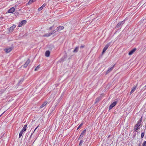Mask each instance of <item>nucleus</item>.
Here are the masks:
<instances>
[{
    "mask_svg": "<svg viewBox=\"0 0 146 146\" xmlns=\"http://www.w3.org/2000/svg\"><path fill=\"white\" fill-rule=\"evenodd\" d=\"M111 44V42H109L104 47L103 49V51L102 52V54H103L106 51L107 49L110 46Z\"/></svg>",
    "mask_w": 146,
    "mask_h": 146,
    "instance_id": "f257e3e1",
    "label": "nucleus"
},
{
    "mask_svg": "<svg viewBox=\"0 0 146 146\" xmlns=\"http://www.w3.org/2000/svg\"><path fill=\"white\" fill-rule=\"evenodd\" d=\"M124 23H125L124 20L120 22L119 23L117 24V25L115 27V28L117 29V28H119L120 27H121L123 25Z\"/></svg>",
    "mask_w": 146,
    "mask_h": 146,
    "instance_id": "f03ea898",
    "label": "nucleus"
},
{
    "mask_svg": "<svg viewBox=\"0 0 146 146\" xmlns=\"http://www.w3.org/2000/svg\"><path fill=\"white\" fill-rule=\"evenodd\" d=\"M27 23V21L25 20H23L21 21L19 23L18 25V27H22L24 25Z\"/></svg>",
    "mask_w": 146,
    "mask_h": 146,
    "instance_id": "7ed1b4c3",
    "label": "nucleus"
},
{
    "mask_svg": "<svg viewBox=\"0 0 146 146\" xmlns=\"http://www.w3.org/2000/svg\"><path fill=\"white\" fill-rule=\"evenodd\" d=\"M117 103V101H115L113 102L110 106L109 107V110H111L114 106H115L116 104Z\"/></svg>",
    "mask_w": 146,
    "mask_h": 146,
    "instance_id": "20e7f679",
    "label": "nucleus"
},
{
    "mask_svg": "<svg viewBox=\"0 0 146 146\" xmlns=\"http://www.w3.org/2000/svg\"><path fill=\"white\" fill-rule=\"evenodd\" d=\"M30 60L29 59H28L24 65L23 67L24 68H26L28 66L29 64L30 63Z\"/></svg>",
    "mask_w": 146,
    "mask_h": 146,
    "instance_id": "39448f33",
    "label": "nucleus"
},
{
    "mask_svg": "<svg viewBox=\"0 0 146 146\" xmlns=\"http://www.w3.org/2000/svg\"><path fill=\"white\" fill-rule=\"evenodd\" d=\"M114 66V65L112 67L108 69L107 70V71L106 72V74H108L113 69Z\"/></svg>",
    "mask_w": 146,
    "mask_h": 146,
    "instance_id": "423d86ee",
    "label": "nucleus"
},
{
    "mask_svg": "<svg viewBox=\"0 0 146 146\" xmlns=\"http://www.w3.org/2000/svg\"><path fill=\"white\" fill-rule=\"evenodd\" d=\"M142 117H141L139 120L138 122H137V124H136L137 125V126H138V127H139L141 125V123L142 121Z\"/></svg>",
    "mask_w": 146,
    "mask_h": 146,
    "instance_id": "0eeeda50",
    "label": "nucleus"
},
{
    "mask_svg": "<svg viewBox=\"0 0 146 146\" xmlns=\"http://www.w3.org/2000/svg\"><path fill=\"white\" fill-rule=\"evenodd\" d=\"M15 10V9L13 7L10 8L8 11V12L9 13H13Z\"/></svg>",
    "mask_w": 146,
    "mask_h": 146,
    "instance_id": "6e6552de",
    "label": "nucleus"
},
{
    "mask_svg": "<svg viewBox=\"0 0 146 146\" xmlns=\"http://www.w3.org/2000/svg\"><path fill=\"white\" fill-rule=\"evenodd\" d=\"M12 49V48L10 47L8 48L5 49L4 50L6 52L8 53L10 52L11 51Z\"/></svg>",
    "mask_w": 146,
    "mask_h": 146,
    "instance_id": "1a4fd4ad",
    "label": "nucleus"
},
{
    "mask_svg": "<svg viewBox=\"0 0 146 146\" xmlns=\"http://www.w3.org/2000/svg\"><path fill=\"white\" fill-rule=\"evenodd\" d=\"M136 49V48H134L132 49V50H131V51H130L129 52L128 54L129 55H131L135 51Z\"/></svg>",
    "mask_w": 146,
    "mask_h": 146,
    "instance_id": "9d476101",
    "label": "nucleus"
},
{
    "mask_svg": "<svg viewBox=\"0 0 146 146\" xmlns=\"http://www.w3.org/2000/svg\"><path fill=\"white\" fill-rule=\"evenodd\" d=\"M86 129H84V130L81 133V135H80L79 138H82L83 137V136L85 134L86 132Z\"/></svg>",
    "mask_w": 146,
    "mask_h": 146,
    "instance_id": "9b49d317",
    "label": "nucleus"
},
{
    "mask_svg": "<svg viewBox=\"0 0 146 146\" xmlns=\"http://www.w3.org/2000/svg\"><path fill=\"white\" fill-rule=\"evenodd\" d=\"M64 29V27L63 26H60L57 27V28L56 31H59L63 29Z\"/></svg>",
    "mask_w": 146,
    "mask_h": 146,
    "instance_id": "f8f14e48",
    "label": "nucleus"
},
{
    "mask_svg": "<svg viewBox=\"0 0 146 146\" xmlns=\"http://www.w3.org/2000/svg\"><path fill=\"white\" fill-rule=\"evenodd\" d=\"M16 27V25H13L11 27L9 28V30L11 31L12 32L13 31V29Z\"/></svg>",
    "mask_w": 146,
    "mask_h": 146,
    "instance_id": "ddd939ff",
    "label": "nucleus"
},
{
    "mask_svg": "<svg viewBox=\"0 0 146 146\" xmlns=\"http://www.w3.org/2000/svg\"><path fill=\"white\" fill-rule=\"evenodd\" d=\"M136 87L137 86H134L133 87V88L130 92V95H131L132 93H133L135 91V90L136 88Z\"/></svg>",
    "mask_w": 146,
    "mask_h": 146,
    "instance_id": "4468645a",
    "label": "nucleus"
},
{
    "mask_svg": "<svg viewBox=\"0 0 146 146\" xmlns=\"http://www.w3.org/2000/svg\"><path fill=\"white\" fill-rule=\"evenodd\" d=\"M48 103L46 101L44 102V103L40 106V108H42L44 107Z\"/></svg>",
    "mask_w": 146,
    "mask_h": 146,
    "instance_id": "2eb2a0df",
    "label": "nucleus"
},
{
    "mask_svg": "<svg viewBox=\"0 0 146 146\" xmlns=\"http://www.w3.org/2000/svg\"><path fill=\"white\" fill-rule=\"evenodd\" d=\"M140 129V128L138 126H137V125H136L135 126L134 129L135 130V131L137 132Z\"/></svg>",
    "mask_w": 146,
    "mask_h": 146,
    "instance_id": "dca6fc26",
    "label": "nucleus"
},
{
    "mask_svg": "<svg viewBox=\"0 0 146 146\" xmlns=\"http://www.w3.org/2000/svg\"><path fill=\"white\" fill-rule=\"evenodd\" d=\"M50 54V52L49 50L46 51L45 53V55L46 56L49 57Z\"/></svg>",
    "mask_w": 146,
    "mask_h": 146,
    "instance_id": "f3484780",
    "label": "nucleus"
},
{
    "mask_svg": "<svg viewBox=\"0 0 146 146\" xmlns=\"http://www.w3.org/2000/svg\"><path fill=\"white\" fill-rule=\"evenodd\" d=\"M79 47L78 46L76 47L73 51V52L76 53L77 52L78 50Z\"/></svg>",
    "mask_w": 146,
    "mask_h": 146,
    "instance_id": "a211bd4d",
    "label": "nucleus"
},
{
    "mask_svg": "<svg viewBox=\"0 0 146 146\" xmlns=\"http://www.w3.org/2000/svg\"><path fill=\"white\" fill-rule=\"evenodd\" d=\"M27 127V125H24V127H23V128L22 131H23L24 132L25 131H26V130Z\"/></svg>",
    "mask_w": 146,
    "mask_h": 146,
    "instance_id": "6ab92c4d",
    "label": "nucleus"
},
{
    "mask_svg": "<svg viewBox=\"0 0 146 146\" xmlns=\"http://www.w3.org/2000/svg\"><path fill=\"white\" fill-rule=\"evenodd\" d=\"M100 100L101 98H96L95 100V104H96L97 102H98Z\"/></svg>",
    "mask_w": 146,
    "mask_h": 146,
    "instance_id": "aec40b11",
    "label": "nucleus"
},
{
    "mask_svg": "<svg viewBox=\"0 0 146 146\" xmlns=\"http://www.w3.org/2000/svg\"><path fill=\"white\" fill-rule=\"evenodd\" d=\"M50 36V33H48L46 34H45L44 35H43L44 37H48Z\"/></svg>",
    "mask_w": 146,
    "mask_h": 146,
    "instance_id": "412c9836",
    "label": "nucleus"
},
{
    "mask_svg": "<svg viewBox=\"0 0 146 146\" xmlns=\"http://www.w3.org/2000/svg\"><path fill=\"white\" fill-rule=\"evenodd\" d=\"M36 0H30L28 2L29 4H32L33 2L35 1Z\"/></svg>",
    "mask_w": 146,
    "mask_h": 146,
    "instance_id": "4be33fe9",
    "label": "nucleus"
},
{
    "mask_svg": "<svg viewBox=\"0 0 146 146\" xmlns=\"http://www.w3.org/2000/svg\"><path fill=\"white\" fill-rule=\"evenodd\" d=\"M24 132V131L22 130L20 132L19 134V138H20L21 137Z\"/></svg>",
    "mask_w": 146,
    "mask_h": 146,
    "instance_id": "5701e85b",
    "label": "nucleus"
},
{
    "mask_svg": "<svg viewBox=\"0 0 146 146\" xmlns=\"http://www.w3.org/2000/svg\"><path fill=\"white\" fill-rule=\"evenodd\" d=\"M84 141L82 140H81L80 141V143L79 145V146H81L82 143Z\"/></svg>",
    "mask_w": 146,
    "mask_h": 146,
    "instance_id": "b1692460",
    "label": "nucleus"
},
{
    "mask_svg": "<svg viewBox=\"0 0 146 146\" xmlns=\"http://www.w3.org/2000/svg\"><path fill=\"white\" fill-rule=\"evenodd\" d=\"M23 80L24 79L23 78L21 80L19 81L18 83L19 84H21V83L23 81Z\"/></svg>",
    "mask_w": 146,
    "mask_h": 146,
    "instance_id": "393cba45",
    "label": "nucleus"
},
{
    "mask_svg": "<svg viewBox=\"0 0 146 146\" xmlns=\"http://www.w3.org/2000/svg\"><path fill=\"white\" fill-rule=\"evenodd\" d=\"M142 146H146V141H144L143 143Z\"/></svg>",
    "mask_w": 146,
    "mask_h": 146,
    "instance_id": "a878e982",
    "label": "nucleus"
},
{
    "mask_svg": "<svg viewBox=\"0 0 146 146\" xmlns=\"http://www.w3.org/2000/svg\"><path fill=\"white\" fill-rule=\"evenodd\" d=\"M82 123H81L79 126L77 127V129H79L82 126Z\"/></svg>",
    "mask_w": 146,
    "mask_h": 146,
    "instance_id": "bb28decb",
    "label": "nucleus"
},
{
    "mask_svg": "<svg viewBox=\"0 0 146 146\" xmlns=\"http://www.w3.org/2000/svg\"><path fill=\"white\" fill-rule=\"evenodd\" d=\"M145 133L144 132H143L141 133V137L142 138H143L144 135Z\"/></svg>",
    "mask_w": 146,
    "mask_h": 146,
    "instance_id": "cd10ccee",
    "label": "nucleus"
},
{
    "mask_svg": "<svg viewBox=\"0 0 146 146\" xmlns=\"http://www.w3.org/2000/svg\"><path fill=\"white\" fill-rule=\"evenodd\" d=\"M39 68V66H37V67L35 68V70L36 71Z\"/></svg>",
    "mask_w": 146,
    "mask_h": 146,
    "instance_id": "c85d7f7f",
    "label": "nucleus"
},
{
    "mask_svg": "<svg viewBox=\"0 0 146 146\" xmlns=\"http://www.w3.org/2000/svg\"><path fill=\"white\" fill-rule=\"evenodd\" d=\"M43 9V8H42V7H41L38 9V11H40L41 10Z\"/></svg>",
    "mask_w": 146,
    "mask_h": 146,
    "instance_id": "c756f323",
    "label": "nucleus"
},
{
    "mask_svg": "<svg viewBox=\"0 0 146 146\" xmlns=\"http://www.w3.org/2000/svg\"><path fill=\"white\" fill-rule=\"evenodd\" d=\"M46 4L45 3L42 6H41L43 8L44 7H45L46 6Z\"/></svg>",
    "mask_w": 146,
    "mask_h": 146,
    "instance_id": "7c9ffc66",
    "label": "nucleus"
},
{
    "mask_svg": "<svg viewBox=\"0 0 146 146\" xmlns=\"http://www.w3.org/2000/svg\"><path fill=\"white\" fill-rule=\"evenodd\" d=\"M54 33H55V32H53V31L51 33H50V36L53 34Z\"/></svg>",
    "mask_w": 146,
    "mask_h": 146,
    "instance_id": "2f4dec72",
    "label": "nucleus"
},
{
    "mask_svg": "<svg viewBox=\"0 0 146 146\" xmlns=\"http://www.w3.org/2000/svg\"><path fill=\"white\" fill-rule=\"evenodd\" d=\"M53 26H52L51 27H49V30H51L52 28H53Z\"/></svg>",
    "mask_w": 146,
    "mask_h": 146,
    "instance_id": "473e14b6",
    "label": "nucleus"
},
{
    "mask_svg": "<svg viewBox=\"0 0 146 146\" xmlns=\"http://www.w3.org/2000/svg\"><path fill=\"white\" fill-rule=\"evenodd\" d=\"M84 47V45H82L81 46L80 48H83Z\"/></svg>",
    "mask_w": 146,
    "mask_h": 146,
    "instance_id": "72a5a7b5",
    "label": "nucleus"
},
{
    "mask_svg": "<svg viewBox=\"0 0 146 146\" xmlns=\"http://www.w3.org/2000/svg\"><path fill=\"white\" fill-rule=\"evenodd\" d=\"M39 126H38L34 130L33 133H34L35 131V130H36V129H37V128Z\"/></svg>",
    "mask_w": 146,
    "mask_h": 146,
    "instance_id": "f704fd0d",
    "label": "nucleus"
},
{
    "mask_svg": "<svg viewBox=\"0 0 146 146\" xmlns=\"http://www.w3.org/2000/svg\"><path fill=\"white\" fill-rule=\"evenodd\" d=\"M33 134V133H31V135L30 136V138L31 137V136H32V135Z\"/></svg>",
    "mask_w": 146,
    "mask_h": 146,
    "instance_id": "c9c22d12",
    "label": "nucleus"
},
{
    "mask_svg": "<svg viewBox=\"0 0 146 146\" xmlns=\"http://www.w3.org/2000/svg\"><path fill=\"white\" fill-rule=\"evenodd\" d=\"M5 112V111H4L1 115V116Z\"/></svg>",
    "mask_w": 146,
    "mask_h": 146,
    "instance_id": "e433bc0d",
    "label": "nucleus"
},
{
    "mask_svg": "<svg viewBox=\"0 0 146 146\" xmlns=\"http://www.w3.org/2000/svg\"><path fill=\"white\" fill-rule=\"evenodd\" d=\"M53 32H55H55H56V31H55V30H54V31H53Z\"/></svg>",
    "mask_w": 146,
    "mask_h": 146,
    "instance_id": "4c0bfd02",
    "label": "nucleus"
},
{
    "mask_svg": "<svg viewBox=\"0 0 146 146\" xmlns=\"http://www.w3.org/2000/svg\"><path fill=\"white\" fill-rule=\"evenodd\" d=\"M138 146H141V145L140 144H139Z\"/></svg>",
    "mask_w": 146,
    "mask_h": 146,
    "instance_id": "58836bf2",
    "label": "nucleus"
},
{
    "mask_svg": "<svg viewBox=\"0 0 146 146\" xmlns=\"http://www.w3.org/2000/svg\"><path fill=\"white\" fill-rule=\"evenodd\" d=\"M145 87H146V85L145 86Z\"/></svg>",
    "mask_w": 146,
    "mask_h": 146,
    "instance_id": "ea45409f",
    "label": "nucleus"
},
{
    "mask_svg": "<svg viewBox=\"0 0 146 146\" xmlns=\"http://www.w3.org/2000/svg\"><path fill=\"white\" fill-rule=\"evenodd\" d=\"M1 116V115H0V117Z\"/></svg>",
    "mask_w": 146,
    "mask_h": 146,
    "instance_id": "a19ab883",
    "label": "nucleus"
}]
</instances>
